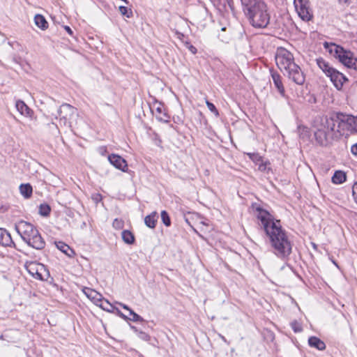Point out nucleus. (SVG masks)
Instances as JSON below:
<instances>
[{
    "label": "nucleus",
    "mask_w": 357,
    "mask_h": 357,
    "mask_svg": "<svg viewBox=\"0 0 357 357\" xmlns=\"http://www.w3.org/2000/svg\"><path fill=\"white\" fill-rule=\"evenodd\" d=\"M15 229L22 240L27 238L29 235L36 234L39 231L36 226L22 220L15 223Z\"/></svg>",
    "instance_id": "nucleus-9"
},
{
    "label": "nucleus",
    "mask_w": 357,
    "mask_h": 357,
    "mask_svg": "<svg viewBox=\"0 0 357 357\" xmlns=\"http://www.w3.org/2000/svg\"><path fill=\"white\" fill-rule=\"evenodd\" d=\"M39 266H41V264H37L35 262L26 263L25 265L26 271L31 275H33V274H36Z\"/></svg>",
    "instance_id": "nucleus-28"
},
{
    "label": "nucleus",
    "mask_w": 357,
    "mask_h": 357,
    "mask_svg": "<svg viewBox=\"0 0 357 357\" xmlns=\"http://www.w3.org/2000/svg\"><path fill=\"white\" fill-rule=\"evenodd\" d=\"M338 114L342 126V134L349 135L357 133V116L342 112H338Z\"/></svg>",
    "instance_id": "nucleus-6"
},
{
    "label": "nucleus",
    "mask_w": 357,
    "mask_h": 357,
    "mask_svg": "<svg viewBox=\"0 0 357 357\" xmlns=\"http://www.w3.org/2000/svg\"><path fill=\"white\" fill-rule=\"evenodd\" d=\"M252 208L255 213L259 226L268 237L272 252L282 260H287L292 252L293 243L287 232L281 225L280 220L260 205L255 203Z\"/></svg>",
    "instance_id": "nucleus-1"
},
{
    "label": "nucleus",
    "mask_w": 357,
    "mask_h": 357,
    "mask_svg": "<svg viewBox=\"0 0 357 357\" xmlns=\"http://www.w3.org/2000/svg\"><path fill=\"white\" fill-rule=\"evenodd\" d=\"M243 12L255 28H266L270 22V13L264 0H241Z\"/></svg>",
    "instance_id": "nucleus-3"
},
{
    "label": "nucleus",
    "mask_w": 357,
    "mask_h": 357,
    "mask_svg": "<svg viewBox=\"0 0 357 357\" xmlns=\"http://www.w3.org/2000/svg\"><path fill=\"white\" fill-rule=\"evenodd\" d=\"M27 238H24L22 241L26 243L29 246L38 250H43L45 247V241L42 237L40 232H37L36 234L29 235Z\"/></svg>",
    "instance_id": "nucleus-11"
},
{
    "label": "nucleus",
    "mask_w": 357,
    "mask_h": 357,
    "mask_svg": "<svg viewBox=\"0 0 357 357\" xmlns=\"http://www.w3.org/2000/svg\"><path fill=\"white\" fill-rule=\"evenodd\" d=\"M206 104L207 105V107L208 108V109L212 112L213 113L215 116L218 117L220 114H219V112L218 110L217 109L216 107L215 106V105L211 102H209L208 100H206Z\"/></svg>",
    "instance_id": "nucleus-33"
},
{
    "label": "nucleus",
    "mask_w": 357,
    "mask_h": 357,
    "mask_svg": "<svg viewBox=\"0 0 357 357\" xmlns=\"http://www.w3.org/2000/svg\"><path fill=\"white\" fill-rule=\"evenodd\" d=\"M139 337L144 340H148L149 339V335L146 332L139 331Z\"/></svg>",
    "instance_id": "nucleus-39"
},
{
    "label": "nucleus",
    "mask_w": 357,
    "mask_h": 357,
    "mask_svg": "<svg viewBox=\"0 0 357 357\" xmlns=\"http://www.w3.org/2000/svg\"><path fill=\"white\" fill-rule=\"evenodd\" d=\"M51 212V208L47 204H41L39 206V214L42 216L47 217Z\"/></svg>",
    "instance_id": "nucleus-29"
},
{
    "label": "nucleus",
    "mask_w": 357,
    "mask_h": 357,
    "mask_svg": "<svg viewBox=\"0 0 357 357\" xmlns=\"http://www.w3.org/2000/svg\"><path fill=\"white\" fill-rule=\"evenodd\" d=\"M325 48L335 58L347 68L357 70V59L354 57L353 52L344 50L342 47L335 43H325Z\"/></svg>",
    "instance_id": "nucleus-4"
},
{
    "label": "nucleus",
    "mask_w": 357,
    "mask_h": 357,
    "mask_svg": "<svg viewBox=\"0 0 357 357\" xmlns=\"http://www.w3.org/2000/svg\"><path fill=\"white\" fill-rule=\"evenodd\" d=\"M291 329L294 333H300L303 331V328L301 324L298 322L296 320L293 321L290 324Z\"/></svg>",
    "instance_id": "nucleus-32"
},
{
    "label": "nucleus",
    "mask_w": 357,
    "mask_h": 357,
    "mask_svg": "<svg viewBox=\"0 0 357 357\" xmlns=\"http://www.w3.org/2000/svg\"><path fill=\"white\" fill-rule=\"evenodd\" d=\"M20 191L24 198L29 199L32 195L33 188L29 183L21 184L20 185Z\"/></svg>",
    "instance_id": "nucleus-24"
},
{
    "label": "nucleus",
    "mask_w": 357,
    "mask_h": 357,
    "mask_svg": "<svg viewBox=\"0 0 357 357\" xmlns=\"http://www.w3.org/2000/svg\"><path fill=\"white\" fill-rule=\"evenodd\" d=\"M294 3L299 17L303 20L307 22L312 18L308 0H294Z\"/></svg>",
    "instance_id": "nucleus-10"
},
{
    "label": "nucleus",
    "mask_w": 357,
    "mask_h": 357,
    "mask_svg": "<svg viewBox=\"0 0 357 357\" xmlns=\"http://www.w3.org/2000/svg\"><path fill=\"white\" fill-rule=\"evenodd\" d=\"M108 160L115 168L122 171L123 172H128V169L127 161L119 155L114 153L109 155Z\"/></svg>",
    "instance_id": "nucleus-13"
},
{
    "label": "nucleus",
    "mask_w": 357,
    "mask_h": 357,
    "mask_svg": "<svg viewBox=\"0 0 357 357\" xmlns=\"http://www.w3.org/2000/svg\"><path fill=\"white\" fill-rule=\"evenodd\" d=\"M17 111L25 116H31L32 110L22 100H17L15 103Z\"/></svg>",
    "instance_id": "nucleus-17"
},
{
    "label": "nucleus",
    "mask_w": 357,
    "mask_h": 357,
    "mask_svg": "<svg viewBox=\"0 0 357 357\" xmlns=\"http://www.w3.org/2000/svg\"><path fill=\"white\" fill-rule=\"evenodd\" d=\"M338 1L340 3H343L347 6H349L354 1V0H338Z\"/></svg>",
    "instance_id": "nucleus-41"
},
{
    "label": "nucleus",
    "mask_w": 357,
    "mask_h": 357,
    "mask_svg": "<svg viewBox=\"0 0 357 357\" xmlns=\"http://www.w3.org/2000/svg\"><path fill=\"white\" fill-rule=\"evenodd\" d=\"M314 136L317 143L321 146H327L335 138L343 136L338 112L331 113L316 121Z\"/></svg>",
    "instance_id": "nucleus-2"
},
{
    "label": "nucleus",
    "mask_w": 357,
    "mask_h": 357,
    "mask_svg": "<svg viewBox=\"0 0 357 357\" xmlns=\"http://www.w3.org/2000/svg\"><path fill=\"white\" fill-rule=\"evenodd\" d=\"M185 221H186V222H187L188 224H189V225H190V222H188V219H186V220H185Z\"/></svg>",
    "instance_id": "nucleus-48"
},
{
    "label": "nucleus",
    "mask_w": 357,
    "mask_h": 357,
    "mask_svg": "<svg viewBox=\"0 0 357 357\" xmlns=\"http://www.w3.org/2000/svg\"><path fill=\"white\" fill-rule=\"evenodd\" d=\"M77 110L72 105L64 103L58 109V116L60 122L64 126H71L73 120L77 115Z\"/></svg>",
    "instance_id": "nucleus-7"
},
{
    "label": "nucleus",
    "mask_w": 357,
    "mask_h": 357,
    "mask_svg": "<svg viewBox=\"0 0 357 357\" xmlns=\"http://www.w3.org/2000/svg\"><path fill=\"white\" fill-rule=\"evenodd\" d=\"M119 305L121 306L123 309L128 310L129 312H130V310H131L128 305H126L125 304L119 303Z\"/></svg>",
    "instance_id": "nucleus-45"
},
{
    "label": "nucleus",
    "mask_w": 357,
    "mask_h": 357,
    "mask_svg": "<svg viewBox=\"0 0 357 357\" xmlns=\"http://www.w3.org/2000/svg\"><path fill=\"white\" fill-rule=\"evenodd\" d=\"M0 244L5 247H15L10 234L3 228H0Z\"/></svg>",
    "instance_id": "nucleus-15"
},
{
    "label": "nucleus",
    "mask_w": 357,
    "mask_h": 357,
    "mask_svg": "<svg viewBox=\"0 0 357 357\" xmlns=\"http://www.w3.org/2000/svg\"><path fill=\"white\" fill-rule=\"evenodd\" d=\"M119 10L122 15L126 16L128 18L130 17L132 15V10H128V8L126 6H120L119 7Z\"/></svg>",
    "instance_id": "nucleus-31"
},
{
    "label": "nucleus",
    "mask_w": 357,
    "mask_h": 357,
    "mask_svg": "<svg viewBox=\"0 0 357 357\" xmlns=\"http://www.w3.org/2000/svg\"><path fill=\"white\" fill-rule=\"evenodd\" d=\"M317 64L319 68L325 73L327 76L334 69L330 66L328 62L326 61L323 58L319 57L316 59Z\"/></svg>",
    "instance_id": "nucleus-18"
},
{
    "label": "nucleus",
    "mask_w": 357,
    "mask_h": 357,
    "mask_svg": "<svg viewBox=\"0 0 357 357\" xmlns=\"http://www.w3.org/2000/svg\"><path fill=\"white\" fill-rule=\"evenodd\" d=\"M249 158L255 162L262 161L261 156L257 153H248Z\"/></svg>",
    "instance_id": "nucleus-36"
},
{
    "label": "nucleus",
    "mask_w": 357,
    "mask_h": 357,
    "mask_svg": "<svg viewBox=\"0 0 357 357\" xmlns=\"http://www.w3.org/2000/svg\"><path fill=\"white\" fill-rule=\"evenodd\" d=\"M112 226L114 228L117 229H121L123 227V221L116 218L113 221Z\"/></svg>",
    "instance_id": "nucleus-37"
},
{
    "label": "nucleus",
    "mask_w": 357,
    "mask_h": 357,
    "mask_svg": "<svg viewBox=\"0 0 357 357\" xmlns=\"http://www.w3.org/2000/svg\"><path fill=\"white\" fill-rule=\"evenodd\" d=\"M83 293L91 301H100L101 294H100L98 291H95L89 287H84L82 289Z\"/></svg>",
    "instance_id": "nucleus-20"
},
{
    "label": "nucleus",
    "mask_w": 357,
    "mask_h": 357,
    "mask_svg": "<svg viewBox=\"0 0 357 357\" xmlns=\"http://www.w3.org/2000/svg\"><path fill=\"white\" fill-rule=\"evenodd\" d=\"M269 165V162L266 161L264 162L263 161H261V163L259 164L258 169L261 172H268V171L271 169Z\"/></svg>",
    "instance_id": "nucleus-35"
},
{
    "label": "nucleus",
    "mask_w": 357,
    "mask_h": 357,
    "mask_svg": "<svg viewBox=\"0 0 357 357\" xmlns=\"http://www.w3.org/2000/svg\"><path fill=\"white\" fill-rule=\"evenodd\" d=\"M345 181L346 174L342 171H336L332 177V182L335 184L343 183Z\"/></svg>",
    "instance_id": "nucleus-26"
},
{
    "label": "nucleus",
    "mask_w": 357,
    "mask_h": 357,
    "mask_svg": "<svg viewBox=\"0 0 357 357\" xmlns=\"http://www.w3.org/2000/svg\"><path fill=\"white\" fill-rule=\"evenodd\" d=\"M155 117L158 121H163L165 123L169 121V117L167 115L165 112H163V109L161 106H158L155 109Z\"/></svg>",
    "instance_id": "nucleus-27"
},
{
    "label": "nucleus",
    "mask_w": 357,
    "mask_h": 357,
    "mask_svg": "<svg viewBox=\"0 0 357 357\" xmlns=\"http://www.w3.org/2000/svg\"><path fill=\"white\" fill-rule=\"evenodd\" d=\"M275 59L278 67L281 71H285L295 63L293 54L289 51L282 47L277 50Z\"/></svg>",
    "instance_id": "nucleus-5"
},
{
    "label": "nucleus",
    "mask_w": 357,
    "mask_h": 357,
    "mask_svg": "<svg viewBox=\"0 0 357 357\" xmlns=\"http://www.w3.org/2000/svg\"><path fill=\"white\" fill-rule=\"evenodd\" d=\"M118 314L123 319H125V320H128V317L127 316H126L125 314H123L121 311L118 310Z\"/></svg>",
    "instance_id": "nucleus-44"
},
{
    "label": "nucleus",
    "mask_w": 357,
    "mask_h": 357,
    "mask_svg": "<svg viewBox=\"0 0 357 357\" xmlns=\"http://www.w3.org/2000/svg\"><path fill=\"white\" fill-rule=\"evenodd\" d=\"M35 24L42 30H46L48 28V22L45 17L40 14H36L34 17Z\"/></svg>",
    "instance_id": "nucleus-19"
},
{
    "label": "nucleus",
    "mask_w": 357,
    "mask_h": 357,
    "mask_svg": "<svg viewBox=\"0 0 357 357\" xmlns=\"http://www.w3.org/2000/svg\"><path fill=\"white\" fill-rule=\"evenodd\" d=\"M129 312H130V314L132 317V318L129 319L130 320L135 321V322H137V321L142 322L144 321V319L141 316H139V314L135 313L132 310H130Z\"/></svg>",
    "instance_id": "nucleus-34"
},
{
    "label": "nucleus",
    "mask_w": 357,
    "mask_h": 357,
    "mask_svg": "<svg viewBox=\"0 0 357 357\" xmlns=\"http://www.w3.org/2000/svg\"><path fill=\"white\" fill-rule=\"evenodd\" d=\"M189 50H190V52L192 54H196L197 53V48L195 47H194L193 45H190V47H189Z\"/></svg>",
    "instance_id": "nucleus-43"
},
{
    "label": "nucleus",
    "mask_w": 357,
    "mask_h": 357,
    "mask_svg": "<svg viewBox=\"0 0 357 357\" xmlns=\"http://www.w3.org/2000/svg\"><path fill=\"white\" fill-rule=\"evenodd\" d=\"M157 218L156 212H153L150 215H146L144 218L145 225L151 229H154L156 226Z\"/></svg>",
    "instance_id": "nucleus-21"
},
{
    "label": "nucleus",
    "mask_w": 357,
    "mask_h": 357,
    "mask_svg": "<svg viewBox=\"0 0 357 357\" xmlns=\"http://www.w3.org/2000/svg\"><path fill=\"white\" fill-rule=\"evenodd\" d=\"M351 152L352 153V154L357 156V143H356L351 146Z\"/></svg>",
    "instance_id": "nucleus-40"
},
{
    "label": "nucleus",
    "mask_w": 357,
    "mask_h": 357,
    "mask_svg": "<svg viewBox=\"0 0 357 357\" xmlns=\"http://www.w3.org/2000/svg\"><path fill=\"white\" fill-rule=\"evenodd\" d=\"M160 215H161V220H162V223L166 227L171 226L172 222H171V219H170V217H169L168 213L165 210L162 211Z\"/></svg>",
    "instance_id": "nucleus-30"
},
{
    "label": "nucleus",
    "mask_w": 357,
    "mask_h": 357,
    "mask_svg": "<svg viewBox=\"0 0 357 357\" xmlns=\"http://www.w3.org/2000/svg\"><path fill=\"white\" fill-rule=\"evenodd\" d=\"M285 72L288 78L296 84L303 85L305 83V75L301 68L296 63L289 67Z\"/></svg>",
    "instance_id": "nucleus-8"
},
{
    "label": "nucleus",
    "mask_w": 357,
    "mask_h": 357,
    "mask_svg": "<svg viewBox=\"0 0 357 357\" xmlns=\"http://www.w3.org/2000/svg\"><path fill=\"white\" fill-rule=\"evenodd\" d=\"M135 332H136V331H138V328H137V326H135Z\"/></svg>",
    "instance_id": "nucleus-47"
},
{
    "label": "nucleus",
    "mask_w": 357,
    "mask_h": 357,
    "mask_svg": "<svg viewBox=\"0 0 357 357\" xmlns=\"http://www.w3.org/2000/svg\"><path fill=\"white\" fill-rule=\"evenodd\" d=\"M49 275V272L46 271L45 266L41 264V266H39L36 274H33L32 276L40 280H45Z\"/></svg>",
    "instance_id": "nucleus-23"
},
{
    "label": "nucleus",
    "mask_w": 357,
    "mask_h": 357,
    "mask_svg": "<svg viewBox=\"0 0 357 357\" xmlns=\"http://www.w3.org/2000/svg\"><path fill=\"white\" fill-rule=\"evenodd\" d=\"M57 248L62 252L66 254L68 257H73L75 255V252L70 246L63 242L59 241L56 243Z\"/></svg>",
    "instance_id": "nucleus-22"
},
{
    "label": "nucleus",
    "mask_w": 357,
    "mask_h": 357,
    "mask_svg": "<svg viewBox=\"0 0 357 357\" xmlns=\"http://www.w3.org/2000/svg\"><path fill=\"white\" fill-rule=\"evenodd\" d=\"M121 237L123 241L128 245H132L135 241V236L130 230H123L121 232Z\"/></svg>",
    "instance_id": "nucleus-25"
},
{
    "label": "nucleus",
    "mask_w": 357,
    "mask_h": 357,
    "mask_svg": "<svg viewBox=\"0 0 357 357\" xmlns=\"http://www.w3.org/2000/svg\"><path fill=\"white\" fill-rule=\"evenodd\" d=\"M312 246H313L314 248H317V245L315 243H312Z\"/></svg>",
    "instance_id": "nucleus-46"
},
{
    "label": "nucleus",
    "mask_w": 357,
    "mask_h": 357,
    "mask_svg": "<svg viewBox=\"0 0 357 357\" xmlns=\"http://www.w3.org/2000/svg\"><path fill=\"white\" fill-rule=\"evenodd\" d=\"M327 77L330 78L334 86L337 90H340L342 88L344 83L348 81L347 77L335 68H334L331 73L327 75Z\"/></svg>",
    "instance_id": "nucleus-12"
},
{
    "label": "nucleus",
    "mask_w": 357,
    "mask_h": 357,
    "mask_svg": "<svg viewBox=\"0 0 357 357\" xmlns=\"http://www.w3.org/2000/svg\"><path fill=\"white\" fill-rule=\"evenodd\" d=\"M352 195L355 202L357 204V181L354 183L352 187Z\"/></svg>",
    "instance_id": "nucleus-38"
},
{
    "label": "nucleus",
    "mask_w": 357,
    "mask_h": 357,
    "mask_svg": "<svg viewBox=\"0 0 357 357\" xmlns=\"http://www.w3.org/2000/svg\"><path fill=\"white\" fill-rule=\"evenodd\" d=\"M64 29H65V30L68 32V34H70V35H71V36L73 35V31H72V29H70V26H64Z\"/></svg>",
    "instance_id": "nucleus-42"
},
{
    "label": "nucleus",
    "mask_w": 357,
    "mask_h": 357,
    "mask_svg": "<svg viewBox=\"0 0 357 357\" xmlns=\"http://www.w3.org/2000/svg\"><path fill=\"white\" fill-rule=\"evenodd\" d=\"M308 344L310 347L316 348L320 351H322L326 348V344L324 342L316 336L310 337L308 339Z\"/></svg>",
    "instance_id": "nucleus-16"
},
{
    "label": "nucleus",
    "mask_w": 357,
    "mask_h": 357,
    "mask_svg": "<svg viewBox=\"0 0 357 357\" xmlns=\"http://www.w3.org/2000/svg\"><path fill=\"white\" fill-rule=\"evenodd\" d=\"M270 72L275 89L282 97H285V89L282 81V76L274 70H271Z\"/></svg>",
    "instance_id": "nucleus-14"
}]
</instances>
